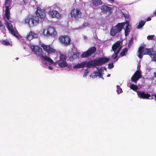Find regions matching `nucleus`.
<instances>
[{"mask_svg":"<svg viewBox=\"0 0 156 156\" xmlns=\"http://www.w3.org/2000/svg\"><path fill=\"white\" fill-rule=\"evenodd\" d=\"M155 97V99L156 101V94L154 95Z\"/></svg>","mask_w":156,"mask_h":156,"instance_id":"09e8293b","label":"nucleus"},{"mask_svg":"<svg viewBox=\"0 0 156 156\" xmlns=\"http://www.w3.org/2000/svg\"><path fill=\"white\" fill-rule=\"evenodd\" d=\"M100 9L101 10V12L107 15H109L111 13V8L108 6L102 5Z\"/></svg>","mask_w":156,"mask_h":156,"instance_id":"aec40b11","label":"nucleus"},{"mask_svg":"<svg viewBox=\"0 0 156 156\" xmlns=\"http://www.w3.org/2000/svg\"><path fill=\"white\" fill-rule=\"evenodd\" d=\"M38 37V34L36 33H35L32 31H30L29 34H27L26 37L27 39L30 41L33 38H37Z\"/></svg>","mask_w":156,"mask_h":156,"instance_id":"5701e85b","label":"nucleus"},{"mask_svg":"<svg viewBox=\"0 0 156 156\" xmlns=\"http://www.w3.org/2000/svg\"><path fill=\"white\" fill-rule=\"evenodd\" d=\"M123 23H124L123 27H124V29L125 30V35L126 36L130 31V26L129 24V21H128Z\"/></svg>","mask_w":156,"mask_h":156,"instance_id":"412c9836","label":"nucleus"},{"mask_svg":"<svg viewBox=\"0 0 156 156\" xmlns=\"http://www.w3.org/2000/svg\"><path fill=\"white\" fill-rule=\"evenodd\" d=\"M0 27H3V28H5V27L3 25V24L1 22V21H0Z\"/></svg>","mask_w":156,"mask_h":156,"instance_id":"ea45409f","label":"nucleus"},{"mask_svg":"<svg viewBox=\"0 0 156 156\" xmlns=\"http://www.w3.org/2000/svg\"><path fill=\"white\" fill-rule=\"evenodd\" d=\"M89 25V24L87 23H85L83 24L80 27H79L78 28L79 29H83V28H84L87 27H88Z\"/></svg>","mask_w":156,"mask_h":156,"instance_id":"c756f323","label":"nucleus"},{"mask_svg":"<svg viewBox=\"0 0 156 156\" xmlns=\"http://www.w3.org/2000/svg\"><path fill=\"white\" fill-rule=\"evenodd\" d=\"M127 51L128 50L126 48H125L123 49L120 53L119 56L122 57L125 55L127 53Z\"/></svg>","mask_w":156,"mask_h":156,"instance_id":"a878e982","label":"nucleus"},{"mask_svg":"<svg viewBox=\"0 0 156 156\" xmlns=\"http://www.w3.org/2000/svg\"><path fill=\"white\" fill-rule=\"evenodd\" d=\"M146 21L144 20L141 21L139 23V24L137 26V28L138 29L142 27L144 25Z\"/></svg>","mask_w":156,"mask_h":156,"instance_id":"bb28decb","label":"nucleus"},{"mask_svg":"<svg viewBox=\"0 0 156 156\" xmlns=\"http://www.w3.org/2000/svg\"><path fill=\"white\" fill-rule=\"evenodd\" d=\"M39 21V19L37 17L32 16L31 19V22L30 24V27L37 26L38 24Z\"/></svg>","mask_w":156,"mask_h":156,"instance_id":"4be33fe9","label":"nucleus"},{"mask_svg":"<svg viewBox=\"0 0 156 156\" xmlns=\"http://www.w3.org/2000/svg\"><path fill=\"white\" fill-rule=\"evenodd\" d=\"M124 16L126 18H127L128 17V16L127 15H124Z\"/></svg>","mask_w":156,"mask_h":156,"instance_id":"c03bdc74","label":"nucleus"},{"mask_svg":"<svg viewBox=\"0 0 156 156\" xmlns=\"http://www.w3.org/2000/svg\"><path fill=\"white\" fill-rule=\"evenodd\" d=\"M136 92L138 98L140 99H152L153 98L152 96L147 92L141 91H137Z\"/></svg>","mask_w":156,"mask_h":156,"instance_id":"6e6552de","label":"nucleus"},{"mask_svg":"<svg viewBox=\"0 0 156 156\" xmlns=\"http://www.w3.org/2000/svg\"><path fill=\"white\" fill-rule=\"evenodd\" d=\"M109 59L107 58H101L89 61H85V67L91 68L98 65H102L108 62Z\"/></svg>","mask_w":156,"mask_h":156,"instance_id":"7ed1b4c3","label":"nucleus"},{"mask_svg":"<svg viewBox=\"0 0 156 156\" xmlns=\"http://www.w3.org/2000/svg\"><path fill=\"white\" fill-rule=\"evenodd\" d=\"M52 65H48V66H47L48 67L49 69L50 70H52L53 69V67Z\"/></svg>","mask_w":156,"mask_h":156,"instance_id":"58836bf2","label":"nucleus"},{"mask_svg":"<svg viewBox=\"0 0 156 156\" xmlns=\"http://www.w3.org/2000/svg\"><path fill=\"white\" fill-rule=\"evenodd\" d=\"M116 91L118 94H119L122 92V89L120 88L119 85H117L116 86Z\"/></svg>","mask_w":156,"mask_h":156,"instance_id":"c85d7f7f","label":"nucleus"},{"mask_svg":"<svg viewBox=\"0 0 156 156\" xmlns=\"http://www.w3.org/2000/svg\"><path fill=\"white\" fill-rule=\"evenodd\" d=\"M140 65H139V64H138V65L137 66L138 69H140Z\"/></svg>","mask_w":156,"mask_h":156,"instance_id":"a18cd8bd","label":"nucleus"},{"mask_svg":"<svg viewBox=\"0 0 156 156\" xmlns=\"http://www.w3.org/2000/svg\"><path fill=\"white\" fill-rule=\"evenodd\" d=\"M32 16H29L26 17L24 20V23L25 24H28L30 27V23L31 22V19Z\"/></svg>","mask_w":156,"mask_h":156,"instance_id":"b1692460","label":"nucleus"},{"mask_svg":"<svg viewBox=\"0 0 156 156\" xmlns=\"http://www.w3.org/2000/svg\"><path fill=\"white\" fill-rule=\"evenodd\" d=\"M2 43L3 44L6 45H9L10 44V43L9 42L5 40L2 41Z\"/></svg>","mask_w":156,"mask_h":156,"instance_id":"2f4dec72","label":"nucleus"},{"mask_svg":"<svg viewBox=\"0 0 156 156\" xmlns=\"http://www.w3.org/2000/svg\"><path fill=\"white\" fill-rule=\"evenodd\" d=\"M58 6L57 4H55L51 7V8L53 9H56L58 8Z\"/></svg>","mask_w":156,"mask_h":156,"instance_id":"f704fd0d","label":"nucleus"},{"mask_svg":"<svg viewBox=\"0 0 156 156\" xmlns=\"http://www.w3.org/2000/svg\"><path fill=\"white\" fill-rule=\"evenodd\" d=\"M92 3L94 6L97 7L102 4V2L101 0H92Z\"/></svg>","mask_w":156,"mask_h":156,"instance_id":"393cba45","label":"nucleus"},{"mask_svg":"<svg viewBox=\"0 0 156 156\" xmlns=\"http://www.w3.org/2000/svg\"><path fill=\"white\" fill-rule=\"evenodd\" d=\"M66 57L65 55L60 54L59 58L55 62V65L56 66L58 65L59 67L61 68H64L67 66V63L66 61Z\"/></svg>","mask_w":156,"mask_h":156,"instance_id":"39448f33","label":"nucleus"},{"mask_svg":"<svg viewBox=\"0 0 156 156\" xmlns=\"http://www.w3.org/2000/svg\"><path fill=\"white\" fill-rule=\"evenodd\" d=\"M113 67V63H109L108 65V68L109 69L112 68Z\"/></svg>","mask_w":156,"mask_h":156,"instance_id":"4c0bfd02","label":"nucleus"},{"mask_svg":"<svg viewBox=\"0 0 156 156\" xmlns=\"http://www.w3.org/2000/svg\"><path fill=\"white\" fill-rule=\"evenodd\" d=\"M36 15L38 18V17L43 18L45 17L46 14L45 10L44 9H41L40 7L37 8L36 11Z\"/></svg>","mask_w":156,"mask_h":156,"instance_id":"f3484780","label":"nucleus"},{"mask_svg":"<svg viewBox=\"0 0 156 156\" xmlns=\"http://www.w3.org/2000/svg\"><path fill=\"white\" fill-rule=\"evenodd\" d=\"M41 59L45 66H48V65H55V62L53 60L47 56L43 55L41 58Z\"/></svg>","mask_w":156,"mask_h":156,"instance_id":"f8f14e48","label":"nucleus"},{"mask_svg":"<svg viewBox=\"0 0 156 156\" xmlns=\"http://www.w3.org/2000/svg\"><path fill=\"white\" fill-rule=\"evenodd\" d=\"M83 38L84 39H87V37L85 36H84L83 37Z\"/></svg>","mask_w":156,"mask_h":156,"instance_id":"49530a36","label":"nucleus"},{"mask_svg":"<svg viewBox=\"0 0 156 156\" xmlns=\"http://www.w3.org/2000/svg\"><path fill=\"white\" fill-rule=\"evenodd\" d=\"M143 55H148L151 56L152 60L156 62V52L151 49L145 48L144 47H140L138 51V56L140 59L142 58Z\"/></svg>","mask_w":156,"mask_h":156,"instance_id":"f03ea898","label":"nucleus"},{"mask_svg":"<svg viewBox=\"0 0 156 156\" xmlns=\"http://www.w3.org/2000/svg\"><path fill=\"white\" fill-rule=\"evenodd\" d=\"M89 73V72L87 70H85L84 73L83 75V77H86L87 75H88V74Z\"/></svg>","mask_w":156,"mask_h":156,"instance_id":"c9c22d12","label":"nucleus"},{"mask_svg":"<svg viewBox=\"0 0 156 156\" xmlns=\"http://www.w3.org/2000/svg\"><path fill=\"white\" fill-rule=\"evenodd\" d=\"M151 17H149L146 19V21H149L151 20Z\"/></svg>","mask_w":156,"mask_h":156,"instance_id":"a19ab883","label":"nucleus"},{"mask_svg":"<svg viewBox=\"0 0 156 156\" xmlns=\"http://www.w3.org/2000/svg\"><path fill=\"white\" fill-rule=\"evenodd\" d=\"M118 58H117L116 60V61H117L118 60Z\"/></svg>","mask_w":156,"mask_h":156,"instance_id":"603ef678","label":"nucleus"},{"mask_svg":"<svg viewBox=\"0 0 156 156\" xmlns=\"http://www.w3.org/2000/svg\"><path fill=\"white\" fill-rule=\"evenodd\" d=\"M110 76V74H108L107 75V77H109Z\"/></svg>","mask_w":156,"mask_h":156,"instance_id":"8fccbe9b","label":"nucleus"},{"mask_svg":"<svg viewBox=\"0 0 156 156\" xmlns=\"http://www.w3.org/2000/svg\"><path fill=\"white\" fill-rule=\"evenodd\" d=\"M68 56L69 58L71 59H77L78 57L79 54L76 50L72 49L69 52Z\"/></svg>","mask_w":156,"mask_h":156,"instance_id":"6ab92c4d","label":"nucleus"},{"mask_svg":"<svg viewBox=\"0 0 156 156\" xmlns=\"http://www.w3.org/2000/svg\"><path fill=\"white\" fill-rule=\"evenodd\" d=\"M71 17L76 20H78L81 17L82 13L79 8H74L70 12Z\"/></svg>","mask_w":156,"mask_h":156,"instance_id":"1a4fd4ad","label":"nucleus"},{"mask_svg":"<svg viewBox=\"0 0 156 156\" xmlns=\"http://www.w3.org/2000/svg\"><path fill=\"white\" fill-rule=\"evenodd\" d=\"M97 69L98 71H94L93 73L90 76V77L94 79L98 76L99 78H101L104 80V78L102 76V73L104 71L103 68L102 67H97Z\"/></svg>","mask_w":156,"mask_h":156,"instance_id":"9b49d317","label":"nucleus"},{"mask_svg":"<svg viewBox=\"0 0 156 156\" xmlns=\"http://www.w3.org/2000/svg\"><path fill=\"white\" fill-rule=\"evenodd\" d=\"M124 23H119L116 25L113 26L110 30V35L112 36H115L122 30Z\"/></svg>","mask_w":156,"mask_h":156,"instance_id":"423d86ee","label":"nucleus"},{"mask_svg":"<svg viewBox=\"0 0 156 156\" xmlns=\"http://www.w3.org/2000/svg\"><path fill=\"white\" fill-rule=\"evenodd\" d=\"M80 68H83L84 67H85V62H83L81 63H78Z\"/></svg>","mask_w":156,"mask_h":156,"instance_id":"7c9ffc66","label":"nucleus"},{"mask_svg":"<svg viewBox=\"0 0 156 156\" xmlns=\"http://www.w3.org/2000/svg\"><path fill=\"white\" fill-rule=\"evenodd\" d=\"M12 0H6L5 4V13L3 15V18L5 20L6 27L9 32L13 36L18 39L21 38V36L19 35L15 27H13L12 24L8 21L10 19V9L11 5H10Z\"/></svg>","mask_w":156,"mask_h":156,"instance_id":"f257e3e1","label":"nucleus"},{"mask_svg":"<svg viewBox=\"0 0 156 156\" xmlns=\"http://www.w3.org/2000/svg\"><path fill=\"white\" fill-rule=\"evenodd\" d=\"M73 69L80 68V67H79V66L78 63L74 65L73 66Z\"/></svg>","mask_w":156,"mask_h":156,"instance_id":"e433bc0d","label":"nucleus"},{"mask_svg":"<svg viewBox=\"0 0 156 156\" xmlns=\"http://www.w3.org/2000/svg\"><path fill=\"white\" fill-rule=\"evenodd\" d=\"M48 15L52 18L58 19L60 17V14L57 11L55 10H51L48 12Z\"/></svg>","mask_w":156,"mask_h":156,"instance_id":"a211bd4d","label":"nucleus"},{"mask_svg":"<svg viewBox=\"0 0 156 156\" xmlns=\"http://www.w3.org/2000/svg\"><path fill=\"white\" fill-rule=\"evenodd\" d=\"M130 89L133 90L135 91L136 92L137 91L136 90L138 89V87L133 84H131L129 87Z\"/></svg>","mask_w":156,"mask_h":156,"instance_id":"cd10ccee","label":"nucleus"},{"mask_svg":"<svg viewBox=\"0 0 156 156\" xmlns=\"http://www.w3.org/2000/svg\"><path fill=\"white\" fill-rule=\"evenodd\" d=\"M58 40L60 42L64 45L67 46L70 44V38L68 36H61L59 37Z\"/></svg>","mask_w":156,"mask_h":156,"instance_id":"ddd939ff","label":"nucleus"},{"mask_svg":"<svg viewBox=\"0 0 156 156\" xmlns=\"http://www.w3.org/2000/svg\"><path fill=\"white\" fill-rule=\"evenodd\" d=\"M30 48L32 51L37 56L41 58L43 55V52L42 49L38 46L32 45L30 46Z\"/></svg>","mask_w":156,"mask_h":156,"instance_id":"9d476101","label":"nucleus"},{"mask_svg":"<svg viewBox=\"0 0 156 156\" xmlns=\"http://www.w3.org/2000/svg\"><path fill=\"white\" fill-rule=\"evenodd\" d=\"M153 13L154 15L156 14V10L153 12Z\"/></svg>","mask_w":156,"mask_h":156,"instance_id":"de8ad7c7","label":"nucleus"},{"mask_svg":"<svg viewBox=\"0 0 156 156\" xmlns=\"http://www.w3.org/2000/svg\"><path fill=\"white\" fill-rule=\"evenodd\" d=\"M19 59V58L17 57L16 58V60H18V59Z\"/></svg>","mask_w":156,"mask_h":156,"instance_id":"3c124183","label":"nucleus"},{"mask_svg":"<svg viewBox=\"0 0 156 156\" xmlns=\"http://www.w3.org/2000/svg\"><path fill=\"white\" fill-rule=\"evenodd\" d=\"M154 77L156 78V72L154 73Z\"/></svg>","mask_w":156,"mask_h":156,"instance_id":"37998d69","label":"nucleus"},{"mask_svg":"<svg viewBox=\"0 0 156 156\" xmlns=\"http://www.w3.org/2000/svg\"><path fill=\"white\" fill-rule=\"evenodd\" d=\"M154 37V35H149L147 37V39L149 40H152Z\"/></svg>","mask_w":156,"mask_h":156,"instance_id":"473e14b6","label":"nucleus"},{"mask_svg":"<svg viewBox=\"0 0 156 156\" xmlns=\"http://www.w3.org/2000/svg\"><path fill=\"white\" fill-rule=\"evenodd\" d=\"M43 33L44 35L47 37H55L57 34V32L54 28L49 27L43 29Z\"/></svg>","mask_w":156,"mask_h":156,"instance_id":"0eeeda50","label":"nucleus"},{"mask_svg":"<svg viewBox=\"0 0 156 156\" xmlns=\"http://www.w3.org/2000/svg\"><path fill=\"white\" fill-rule=\"evenodd\" d=\"M122 48L120 45V41H118L112 46V50L114 51V53L112 55L111 57L113 59L117 58L118 54L119 53Z\"/></svg>","mask_w":156,"mask_h":156,"instance_id":"20e7f679","label":"nucleus"},{"mask_svg":"<svg viewBox=\"0 0 156 156\" xmlns=\"http://www.w3.org/2000/svg\"><path fill=\"white\" fill-rule=\"evenodd\" d=\"M96 48L95 47H93L90 48L88 50L85 52H83L81 55V57L86 58L93 53L96 51Z\"/></svg>","mask_w":156,"mask_h":156,"instance_id":"4468645a","label":"nucleus"},{"mask_svg":"<svg viewBox=\"0 0 156 156\" xmlns=\"http://www.w3.org/2000/svg\"><path fill=\"white\" fill-rule=\"evenodd\" d=\"M133 38H132L129 40V45H128L129 47L133 43Z\"/></svg>","mask_w":156,"mask_h":156,"instance_id":"72a5a7b5","label":"nucleus"},{"mask_svg":"<svg viewBox=\"0 0 156 156\" xmlns=\"http://www.w3.org/2000/svg\"><path fill=\"white\" fill-rule=\"evenodd\" d=\"M108 1H109L110 2H114V0H108Z\"/></svg>","mask_w":156,"mask_h":156,"instance_id":"79ce46f5","label":"nucleus"},{"mask_svg":"<svg viewBox=\"0 0 156 156\" xmlns=\"http://www.w3.org/2000/svg\"><path fill=\"white\" fill-rule=\"evenodd\" d=\"M141 73L140 70L136 71L131 77V81L135 83H136L137 81L142 77Z\"/></svg>","mask_w":156,"mask_h":156,"instance_id":"dca6fc26","label":"nucleus"},{"mask_svg":"<svg viewBox=\"0 0 156 156\" xmlns=\"http://www.w3.org/2000/svg\"><path fill=\"white\" fill-rule=\"evenodd\" d=\"M41 46L43 48V49L48 54L55 53V50L51 47L50 45L42 44H41Z\"/></svg>","mask_w":156,"mask_h":156,"instance_id":"2eb2a0df","label":"nucleus"}]
</instances>
